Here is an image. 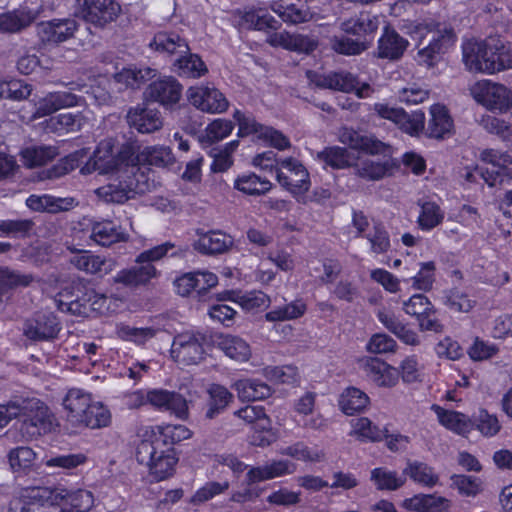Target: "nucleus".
<instances>
[{
	"instance_id": "nucleus-1",
	"label": "nucleus",
	"mask_w": 512,
	"mask_h": 512,
	"mask_svg": "<svg viewBox=\"0 0 512 512\" xmlns=\"http://www.w3.org/2000/svg\"><path fill=\"white\" fill-rule=\"evenodd\" d=\"M80 172L84 175L93 172L116 174L115 179L96 190L98 197L107 203L121 204L149 189L148 177L135 163L133 148L123 146L118 154L114 155L111 140L99 143Z\"/></svg>"
},
{
	"instance_id": "nucleus-2",
	"label": "nucleus",
	"mask_w": 512,
	"mask_h": 512,
	"mask_svg": "<svg viewBox=\"0 0 512 512\" xmlns=\"http://www.w3.org/2000/svg\"><path fill=\"white\" fill-rule=\"evenodd\" d=\"M406 28L407 33L417 41L418 63L427 67L436 65L456 41L454 29L435 20L411 22Z\"/></svg>"
},
{
	"instance_id": "nucleus-3",
	"label": "nucleus",
	"mask_w": 512,
	"mask_h": 512,
	"mask_svg": "<svg viewBox=\"0 0 512 512\" xmlns=\"http://www.w3.org/2000/svg\"><path fill=\"white\" fill-rule=\"evenodd\" d=\"M463 61L471 72L493 74L512 68V49L496 37L468 41L463 45Z\"/></svg>"
},
{
	"instance_id": "nucleus-4",
	"label": "nucleus",
	"mask_w": 512,
	"mask_h": 512,
	"mask_svg": "<svg viewBox=\"0 0 512 512\" xmlns=\"http://www.w3.org/2000/svg\"><path fill=\"white\" fill-rule=\"evenodd\" d=\"M169 251H172L170 254L171 256H181L187 251V247H179L176 249L175 244L166 242L149 250L143 251L137 256L135 260L136 265L120 270L113 277V282L122 284L126 287L146 285L157 275V270L152 262L160 260L162 257L166 256Z\"/></svg>"
},
{
	"instance_id": "nucleus-5",
	"label": "nucleus",
	"mask_w": 512,
	"mask_h": 512,
	"mask_svg": "<svg viewBox=\"0 0 512 512\" xmlns=\"http://www.w3.org/2000/svg\"><path fill=\"white\" fill-rule=\"evenodd\" d=\"M276 179L299 202L304 200L305 193L311 186L308 170L299 160L293 157L280 159Z\"/></svg>"
},
{
	"instance_id": "nucleus-6",
	"label": "nucleus",
	"mask_w": 512,
	"mask_h": 512,
	"mask_svg": "<svg viewBox=\"0 0 512 512\" xmlns=\"http://www.w3.org/2000/svg\"><path fill=\"white\" fill-rule=\"evenodd\" d=\"M207 337L199 331H185L177 334L171 345V357L180 365H197L205 358L204 345Z\"/></svg>"
},
{
	"instance_id": "nucleus-7",
	"label": "nucleus",
	"mask_w": 512,
	"mask_h": 512,
	"mask_svg": "<svg viewBox=\"0 0 512 512\" xmlns=\"http://www.w3.org/2000/svg\"><path fill=\"white\" fill-rule=\"evenodd\" d=\"M471 92L478 103L491 111L504 112L512 107V93L503 84L482 80L473 86Z\"/></svg>"
},
{
	"instance_id": "nucleus-8",
	"label": "nucleus",
	"mask_w": 512,
	"mask_h": 512,
	"mask_svg": "<svg viewBox=\"0 0 512 512\" xmlns=\"http://www.w3.org/2000/svg\"><path fill=\"white\" fill-rule=\"evenodd\" d=\"M373 110L379 117L393 122L400 130L411 136H417L424 131L425 114L421 110L407 113L403 108L385 103L374 104Z\"/></svg>"
},
{
	"instance_id": "nucleus-9",
	"label": "nucleus",
	"mask_w": 512,
	"mask_h": 512,
	"mask_svg": "<svg viewBox=\"0 0 512 512\" xmlns=\"http://www.w3.org/2000/svg\"><path fill=\"white\" fill-rule=\"evenodd\" d=\"M21 415L24 424L32 427V434H46L53 429L54 417L48 407L37 398L21 397Z\"/></svg>"
},
{
	"instance_id": "nucleus-10",
	"label": "nucleus",
	"mask_w": 512,
	"mask_h": 512,
	"mask_svg": "<svg viewBox=\"0 0 512 512\" xmlns=\"http://www.w3.org/2000/svg\"><path fill=\"white\" fill-rule=\"evenodd\" d=\"M404 311L418 321L420 330L442 332L443 326L436 317V310L423 294H415L403 302Z\"/></svg>"
},
{
	"instance_id": "nucleus-11",
	"label": "nucleus",
	"mask_w": 512,
	"mask_h": 512,
	"mask_svg": "<svg viewBox=\"0 0 512 512\" xmlns=\"http://www.w3.org/2000/svg\"><path fill=\"white\" fill-rule=\"evenodd\" d=\"M121 13L116 0H84L80 14L84 21L100 28L114 22Z\"/></svg>"
},
{
	"instance_id": "nucleus-12",
	"label": "nucleus",
	"mask_w": 512,
	"mask_h": 512,
	"mask_svg": "<svg viewBox=\"0 0 512 512\" xmlns=\"http://www.w3.org/2000/svg\"><path fill=\"white\" fill-rule=\"evenodd\" d=\"M78 30L75 19H52L37 24L36 31L40 41L46 45H58L74 37Z\"/></svg>"
},
{
	"instance_id": "nucleus-13",
	"label": "nucleus",
	"mask_w": 512,
	"mask_h": 512,
	"mask_svg": "<svg viewBox=\"0 0 512 512\" xmlns=\"http://www.w3.org/2000/svg\"><path fill=\"white\" fill-rule=\"evenodd\" d=\"M126 119L131 128H134L142 134L156 132L163 126L161 112L145 104H138L131 107L127 112Z\"/></svg>"
},
{
	"instance_id": "nucleus-14",
	"label": "nucleus",
	"mask_w": 512,
	"mask_h": 512,
	"mask_svg": "<svg viewBox=\"0 0 512 512\" xmlns=\"http://www.w3.org/2000/svg\"><path fill=\"white\" fill-rule=\"evenodd\" d=\"M188 99L194 107L208 113H223L229 105L218 89L207 86L189 88Z\"/></svg>"
},
{
	"instance_id": "nucleus-15",
	"label": "nucleus",
	"mask_w": 512,
	"mask_h": 512,
	"mask_svg": "<svg viewBox=\"0 0 512 512\" xmlns=\"http://www.w3.org/2000/svg\"><path fill=\"white\" fill-rule=\"evenodd\" d=\"M61 331V323L53 313L38 314L26 321L24 335L33 341H52Z\"/></svg>"
},
{
	"instance_id": "nucleus-16",
	"label": "nucleus",
	"mask_w": 512,
	"mask_h": 512,
	"mask_svg": "<svg viewBox=\"0 0 512 512\" xmlns=\"http://www.w3.org/2000/svg\"><path fill=\"white\" fill-rule=\"evenodd\" d=\"M68 249L73 253L69 259L70 264L86 274L103 276L110 273L115 268L113 259L71 247H68Z\"/></svg>"
},
{
	"instance_id": "nucleus-17",
	"label": "nucleus",
	"mask_w": 512,
	"mask_h": 512,
	"mask_svg": "<svg viewBox=\"0 0 512 512\" xmlns=\"http://www.w3.org/2000/svg\"><path fill=\"white\" fill-rule=\"evenodd\" d=\"M182 85L172 76L163 77L149 84L145 91L147 99L170 107L182 96Z\"/></svg>"
},
{
	"instance_id": "nucleus-18",
	"label": "nucleus",
	"mask_w": 512,
	"mask_h": 512,
	"mask_svg": "<svg viewBox=\"0 0 512 512\" xmlns=\"http://www.w3.org/2000/svg\"><path fill=\"white\" fill-rule=\"evenodd\" d=\"M339 140L351 149L363 151L368 154L385 155L389 151V145L371 135H362L352 128L343 127L339 132Z\"/></svg>"
},
{
	"instance_id": "nucleus-19",
	"label": "nucleus",
	"mask_w": 512,
	"mask_h": 512,
	"mask_svg": "<svg viewBox=\"0 0 512 512\" xmlns=\"http://www.w3.org/2000/svg\"><path fill=\"white\" fill-rule=\"evenodd\" d=\"M86 296L87 299H83L82 302L78 297L73 299L69 290L65 289L57 295L55 302L59 310L78 315L86 313L85 302H90L92 310L101 311L105 307L107 301L105 295L91 291L89 294H86Z\"/></svg>"
},
{
	"instance_id": "nucleus-20",
	"label": "nucleus",
	"mask_w": 512,
	"mask_h": 512,
	"mask_svg": "<svg viewBox=\"0 0 512 512\" xmlns=\"http://www.w3.org/2000/svg\"><path fill=\"white\" fill-rule=\"evenodd\" d=\"M147 401L153 407L170 411L179 418H186L188 416L187 401L179 393L154 389L147 392Z\"/></svg>"
},
{
	"instance_id": "nucleus-21",
	"label": "nucleus",
	"mask_w": 512,
	"mask_h": 512,
	"mask_svg": "<svg viewBox=\"0 0 512 512\" xmlns=\"http://www.w3.org/2000/svg\"><path fill=\"white\" fill-rule=\"evenodd\" d=\"M408 46L407 39L390 26H385L378 40L376 55L381 59L397 61L403 56Z\"/></svg>"
},
{
	"instance_id": "nucleus-22",
	"label": "nucleus",
	"mask_w": 512,
	"mask_h": 512,
	"mask_svg": "<svg viewBox=\"0 0 512 512\" xmlns=\"http://www.w3.org/2000/svg\"><path fill=\"white\" fill-rule=\"evenodd\" d=\"M53 499L60 501L58 504L61 505V509L57 512H88L94 504L93 494L84 489L72 492L60 490L54 493Z\"/></svg>"
},
{
	"instance_id": "nucleus-23",
	"label": "nucleus",
	"mask_w": 512,
	"mask_h": 512,
	"mask_svg": "<svg viewBox=\"0 0 512 512\" xmlns=\"http://www.w3.org/2000/svg\"><path fill=\"white\" fill-rule=\"evenodd\" d=\"M80 98L68 91H57L48 93L39 99L36 104L35 117H44L62 109L73 107L79 103Z\"/></svg>"
},
{
	"instance_id": "nucleus-24",
	"label": "nucleus",
	"mask_w": 512,
	"mask_h": 512,
	"mask_svg": "<svg viewBox=\"0 0 512 512\" xmlns=\"http://www.w3.org/2000/svg\"><path fill=\"white\" fill-rule=\"evenodd\" d=\"M364 371L379 387L391 388L398 383V370L378 358L367 359L364 363Z\"/></svg>"
},
{
	"instance_id": "nucleus-25",
	"label": "nucleus",
	"mask_w": 512,
	"mask_h": 512,
	"mask_svg": "<svg viewBox=\"0 0 512 512\" xmlns=\"http://www.w3.org/2000/svg\"><path fill=\"white\" fill-rule=\"evenodd\" d=\"M430 119L425 134L430 138L444 139L453 132L454 123L447 108L440 104L430 108Z\"/></svg>"
},
{
	"instance_id": "nucleus-26",
	"label": "nucleus",
	"mask_w": 512,
	"mask_h": 512,
	"mask_svg": "<svg viewBox=\"0 0 512 512\" xmlns=\"http://www.w3.org/2000/svg\"><path fill=\"white\" fill-rule=\"evenodd\" d=\"M269 9L289 25H299L317 20L318 14L309 7H299L296 4L284 5L281 1H272Z\"/></svg>"
},
{
	"instance_id": "nucleus-27",
	"label": "nucleus",
	"mask_w": 512,
	"mask_h": 512,
	"mask_svg": "<svg viewBox=\"0 0 512 512\" xmlns=\"http://www.w3.org/2000/svg\"><path fill=\"white\" fill-rule=\"evenodd\" d=\"M128 234L121 226L111 220L95 222L91 228L90 239L101 246H111L118 242H126Z\"/></svg>"
},
{
	"instance_id": "nucleus-28",
	"label": "nucleus",
	"mask_w": 512,
	"mask_h": 512,
	"mask_svg": "<svg viewBox=\"0 0 512 512\" xmlns=\"http://www.w3.org/2000/svg\"><path fill=\"white\" fill-rule=\"evenodd\" d=\"M78 202L73 197H54L51 195H30L26 205L34 210L48 213L69 211L77 206Z\"/></svg>"
},
{
	"instance_id": "nucleus-29",
	"label": "nucleus",
	"mask_w": 512,
	"mask_h": 512,
	"mask_svg": "<svg viewBox=\"0 0 512 512\" xmlns=\"http://www.w3.org/2000/svg\"><path fill=\"white\" fill-rule=\"evenodd\" d=\"M379 27V18L370 12H360L340 24L341 30L346 34L365 37L374 34Z\"/></svg>"
},
{
	"instance_id": "nucleus-30",
	"label": "nucleus",
	"mask_w": 512,
	"mask_h": 512,
	"mask_svg": "<svg viewBox=\"0 0 512 512\" xmlns=\"http://www.w3.org/2000/svg\"><path fill=\"white\" fill-rule=\"evenodd\" d=\"M432 410L436 413L440 424L456 434L466 435L473 428L472 421L463 413L446 410L438 405H433Z\"/></svg>"
},
{
	"instance_id": "nucleus-31",
	"label": "nucleus",
	"mask_w": 512,
	"mask_h": 512,
	"mask_svg": "<svg viewBox=\"0 0 512 512\" xmlns=\"http://www.w3.org/2000/svg\"><path fill=\"white\" fill-rule=\"evenodd\" d=\"M173 70L181 77L200 78L208 72V68L201 57L190 50L181 54L173 63Z\"/></svg>"
},
{
	"instance_id": "nucleus-32",
	"label": "nucleus",
	"mask_w": 512,
	"mask_h": 512,
	"mask_svg": "<svg viewBox=\"0 0 512 512\" xmlns=\"http://www.w3.org/2000/svg\"><path fill=\"white\" fill-rule=\"evenodd\" d=\"M232 245V240L226 234L219 231H211L200 234L194 243V248L204 254H220Z\"/></svg>"
},
{
	"instance_id": "nucleus-33",
	"label": "nucleus",
	"mask_w": 512,
	"mask_h": 512,
	"mask_svg": "<svg viewBox=\"0 0 512 512\" xmlns=\"http://www.w3.org/2000/svg\"><path fill=\"white\" fill-rule=\"evenodd\" d=\"M155 50L168 55L179 57L183 53H187L190 48L185 39L176 33L159 32L154 36L150 44Z\"/></svg>"
},
{
	"instance_id": "nucleus-34",
	"label": "nucleus",
	"mask_w": 512,
	"mask_h": 512,
	"mask_svg": "<svg viewBox=\"0 0 512 512\" xmlns=\"http://www.w3.org/2000/svg\"><path fill=\"white\" fill-rule=\"evenodd\" d=\"M217 346L229 358L244 362L251 356L249 344L242 338L234 335H220L217 339Z\"/></svg>"
},
{
	"instance_id": "nucleus-35",
	"label": "nucleus",
	"mask_w": 512,
	"mask_h": 512,
	"mask_svg": "<svg viewBox=\"0 0 512 512\" xmlns=\"http://www.w3.org/2000/svg\"><path fill=\"white\" fill-rule=\"evenodd\" d=\"M176 463L177 458L173 448L166 445L156 454V457L148 467L154 478L157 481H161L172 475Z\"/></svg>"
},
{
	"instance_id": "nucleus-36",
	"label": "nucleus",
	"mask_w": 512,
	"mask_h": 512,
	"mask_svg": "<svg viewBox=\"0 0 512 512\" xmlns=\"http://www.w3.org/2000/svg\"><path fill=\"white\" fill-rule=\"evenodd\" d=\"M36 15L31 10L18 9L0 15V31L4 33H17L30 26Z\"/></svg>"
},
{
	"instance_id": "nucleus-37",
	"label": "nucleus",
	"mask_w": 512,
	"mask_h": 512,
	"mask_svg": "<svg viewBox=\"0 0 512 512\" xmlns=\"http://www.w3.org/2000/svg\"><path fill=\"white\" fill-rule=\"evenodd\" d=\"M91 396L80 389H71L63 400L64 408L67 410L68 420L75 424L84 415L91 402Z\"/></svg>"
},
{
	"instance_id": "nucleus-38",
	"label": "nucleus",
	"mask_w": 512,
	"mask_h": 512,
	"mask_svg": "<svg viewBox=\"0 0 512 512\" xmlns=\"http://www.w3.org/2000/svg\"><path fill=\"white\" fill-rule=\"evenodd\" d=\"M220 301L233 300L245 310L267 307L270 299L262 291H251L244 294L235 291H224L219 295Z\"/></svg>"
},
{
	"instance_id": "nucleus-39",
	"label": "nucleus",
	"mask_w": 512,
	"mask_h": 512,
	"mask_svg": "<svg viewBox=\"0 0 512 512\" xmlns=\"http://www.w3.org/2000/svg\"><path fill=\"white\" fill-rule=\"evenodd\" d=\"M208 403L205 417L213 419L228 407L233 401V394L228 389L219 384H212L208 389Z\"/></svg>"
},
{
	"instance_id": "nucleus-40",
	"label": "nucleus",
	"mask_w": 512,
	"mask_h": 512,
	"mask_svg": "<svg viewBox=\"0 0 512 512\" xmlns=\"http://www.w3.org/2000/svg\"><path fill=\"white\" fill-rule=\"evenodd\" d=\"M233 387L242 401L263 400L272 393L271 388L267 384L254 379L239 380L235 382Z\"/></svg>"
},
{
	"instance_id": "nucleus-41",
	"label": "nucleus",
	"mask_w": 512,
	"mask_h": 512,
	"mask_svg": "<svg viewBox=\"0 0 512 512\" xmlns=\"http://www.w3.org/2000/svg\"><path fill=\"white\" fill-rule=\"evenodd\" d=\"M134 157L138 167L141 162L157 167H166L175 161L171 149L165 146L145 147L138 154L134 153Z\"/></svg>"
},
{
	"instance_id": "nucleus-42",
	"label": "nucleus",
	"mask_w": 512,
	"mask_h": 512,
	"mask_svg": "<svg viewBox=\"0 0 512 512\" xmlns=\"http://www.w3.org/2000/svg\"><path fill=\"white\" fill-rule=\"evenodd\" d=\"M242 21L247 28L258 31H276L281 27V23L263 8L245 12Z\"/></svg>"
},
{
	"instance_id": "nucleus-43",
	"label": "nucleus",
	"mask_w": 512,
	"mask_h": 512,
	"mask_svg": "<svg viewBox=\"0 0 512 512\" xmlns=\"http://www.w3.org/2000/svg\"><path fill=\"white\" fill-rule=\"evenodd\" d=\"M233 129L234 125L230 120L216 119L205 128L199 140L204 148H208L228 137Z\"/></svg>"
},
{
	"instance_id": "nucleus-44",
	"label": "nucleus",
	"mask_w": 512,
	"mask_h": 512,
	"mask_svg": "<svg viewBox=\"0 0 512 512\" xmlns=\"http://www.w3.org/2000/svg\"><path fill=\"white\" fill-rule=\"evenodd\" d=\"M354 168L359 177L366 180L376 181L382 179L388 174L392 168V164L390 160L375 161L367 158L358 161L354 165Z\"/></svg>"
},
{
	"instance_id": "nucleus-45",
	"label": "nucleus",
	"mask_w": 512,
	"mask_h": 512,
	"mask_svg": "<svg viewBox=\"0 0 512 512\" xmlns=\"http://www.w3.org/2000/svg\"><path fill=\"white\" fill-rule=\"evenodd\" d=\"M369 403V397L363 391L355 387L344 390L340 396L339 406L347 415H353L364 410Z\"/></svg>"
},
{
	"instance_id": "nucleus-46",
	"label": "nucleus",
	"mask_w": 512,
	"mask_h": 512,
	"mask_svg": "<svg viewBox=\"0 0 512 512\" xmlns=\"http://www.w3.org/2000/svg\"><path fill=\"white\" fill-rule=\"evenodd\" d=\"M109 410L99 402H90L88 409L76 425H83L92 429L105 427L110 423Z\"/></svg>"
},
{
	"instance_id": "nucleus-47",
	"label": "nucleus",
	"mask_w": 512,
	"mask_h": 512,
	"mask_svg": "<svg viewBox=\"0 0 512 512\" xmlns=\"http://www.w3.org/2000/svg\"><path fill=\"white\" fill-rule=\"evenodd\" d=\"M234 187L245 194L260 196L271 190L272 183L252 173L238 177Z\"/></svg>"
},
{
	"instance_id": "nucleus-48",
	"label": "nucleus",
	"mask_w": 512,
	"mask_h": 512,
	"mask_svg": "<svg viewBox=\"0 0 512 512\" xmlns=\"http://www.w3.org/2000/svg\"><path fill=\"white\" fill-rule=\"evenodd\" d=\"M483 180L490 187H499L505 191V201L512 206V169L502 168L500 170L487 171L483 173Z\"/></svg>"
},
{
	"instance_id": "nucleus-49",
	"label": "nucleus",
	"mask_w": 512,
	"mask_h": 512,
	"mask_svg": "<svg viewBox=\"0 0 512 512\" xmlns=\"http://www.w3.org/2000/svg\"><path fill=\"white\" fill-rule=\"evenodd\" d=\"M239 141L233 140L223 147H214L209 151L210 156L213 158L211 170L213 172H225L233 164L232 154L237 149Z\"/></svg>"
},
{
	"instance_id": "nucleus-50",
	"label": "nucleus",
	"mask_w": 512,
	"mask_h": 512,
	"mask_svg": "<svg viewBox=\"0 0 512 512\" xmlns=\"http://www.w3.org/2000/svg\"><path fill=\"white\" fill-rule=\"evenodd\" d=\"M330 43L332 50L346 56L359 55L370 47L367 40L352 39L344 35L333 36Z\"/></svg>"
},
{
	"instance_id": "nucleus-51",
	"label": "nucleus",
	"mask_w": 512,
	"mask_h": 512,
	"mask_svg": "<svg viewBox=\"0 0 512 512\" xmlns=\"http://www.w3.org/2000/svg\"><path fill=\"white\" fill-rule=\"evenodd\" d=\"M155 76V70L144 68H125L115 75L118 83H122L130 88H139L146 81Z\"/></svg>"
},
{
	"instance_id": "nucleus-52",
	"label": "nucleus",
	"mask_w": 512,
	"mask_h": 512,
	"mask_svg": "<svg viewBox=\"0 0 512 512\" xmlns=\"http://www.w3.org/2000/svg\"><path fill=\"white\" fill-rule=\"evenodd\" d=\"M404 474L408 475L414 482L421 485L433 487L438 483L439 477L433 468L422 462L408 463L404 469Z\"/></svg>"
},
{
	"instance_id": "nucleus-53",
	"label": "nucleus",
	"mask_w": 512,
	"mask_h": 512,
	"mask_svg": "<svg viewBox=\"0 0 512 512\" xmlns=\"http://www.w3.org/2000/svg\"><path fill=\"white\" fill-rule=\"evenodd\" d=\"M34 281L32 274H23L8 268H0V304L8 289L14 287H26Z\"/></svg>"
},
{
	"instance_id": "nucleus-54",
	"label": "nucleus",
	"mask_w": 512,
	"mask_h": 512,
	"mask_svg": "<svg viewBox=\"0 0 512 512\" xmlns=\"http://www.w3.org/2000/svg\"><path fill=\"white\" fill-rule=\"evenodd\" d=\"M8 462L13 472H25L35 461L36 453L27 446H20L9 451Z\"/></svg>"
},
{
	"instance_id": "nucleus-55",
	"label": "nucleus",
	"mask_w": 512,
	"mask_h": 512,
	"mask_svg": "<svg viewBox=\"0 0 512 512\" xmlns=\"http://www.w3.org/2000/svg\"><path fill=\"white\" fill-rule=\"evenodd\" d=\"M57 155V148L53 146L28 147L22 152L24 163L29 167L45 165Z\"/></svg>"
},
{
	"instance_id": "nucleus-56",
	"label": "nucleus",
	"mask_w": 512,
	"mask_h": 512,
	"mask_svg": "<svg viewBox=\"0 0 512 512\" xmlns=\"http://www.w3.org/2000/svg\"><path fill=\"white\" fill-rule=\"evenodd\" d=\"M317 159L334 169H344L352 165V158L346 148L328 147L317 153Z\"/></svg>"
},
{
	"instance_id": "nucleus-57",
	"label": "nucleus",
	"mask_w": 512,
	"mask_h": 512,
	"mask_svg": "<svg viewBox=\"0 0 512 512\" xmlns=\"http://www.w3.org/2000/svg\"><path fill=\"white\" fill-rule=\"evenodd\" d=\"M435 263L433 261L419 263V271L416 275L404 279V282H411V286L420 291H430L435 282Z\"/></svg>"
},
{
	"instance_id": "nucleus-58",
	"label": "nucleus",
	"mask_w": 512,
	"mask_h": 512,
	"mask_svg": "<svg viewBox=\"0 0 512 512\" xmlns=\"http://www.w3.org/2000/svg\"><path fill=\"white\" fill-rule=\"evenodd\" d=\"M371 480L379 490H397L406 481L404 476H399L397 472L382 467L371 471Z\"/></svg>"
},
{
	"instance_id": "nucleus-59",
	"label": "nucleus",
	"mask_w": 512,
	"mask_h": 512,
	"mask_svg": "<svg viewBox=\"0 0 512 512\" xmlns=\"http://www.w3.org/2000/svg\"><path fill=\"white\" fill-rule=\"evenodd\" d=\"M165 440L157 435H153L152 439L142 440L136 449V459L140 464L149 466L156 454L159 453L162 447H165Z\"/></svg>"
},
{
	"instance_id": "nucleus-60",
	"label": "nucleus",
	"mask_w": 512,
	"mask_h": 512,
	"mask_svg": "<svg viewBox=\"0 0 512 512\" xmlns=\"http://www.w3.org/2000/svg\"><path fill=\"white\" fill-rule=\"evenodd\" d=\"M443 219L444 212L436 203L424 202L417 223L422 230L429 231L441 224Z\"/></svg>"
},
{
	"instance_id": "nucleus-61",
	"label": "nucleus",
	"mask_w": 512,
	"mask_h": 512,
	"mask_svg": "<svg viewBox=\"0 0 512 512\" xmlns=\"http://www.w3.org/2000/svg\"><path fill=\"white\" fill-rule=\"evenodd\" d=\"M364 238L368 240L371 251L375 254L386 253L391 247L389 233L381 223H375L365 233Z\"/></svg>"
},
{
	"instance_id": "nucleus-62",
	"label": "nucleus",
	"mask_w": 512,
	"mask_h": 512,
	"mask_svg": "<svg viewBox=\"0 0 512 512\" xmlns=\"http://www.w3.org/2000/svg\"><path fill=\"white\" fill-rule=\"evenodd\" d=\"M233 118L239 127L238 136L257 135L260 139L266 125L259 123L252 114L237 109L233 113Z\"/></svg>"
},
{
	"instance_id": "nucleus-63",
	"label": "nucleus",
	"mask_w": 512,
	"mask_h": 512,
	"mask_svg": "<svg viewBox=\"0 0 512 512\" xmlns=\"http://www.w3.org/2000/svg\"><path fill=\"white\" fill-rule=\"evenodd\" d=\"M279 453L306 462H319L324 458L322 451L312 450L303 442H297L293 445L282 447Z\"/></svg>"
},
{
	"instance_id": "nucleus-64",
	"label": "nucleus",
	"mask_w": 512,
	"mask_h": 512,
	"mask_svg": "<svg viewBox=\"0 0 512 512\" xmlns=\"http://www.w3.org/2000/svg\"><path fill=\"white\" fill-rule=\"evenodd\" d=\"M305 311V303L301 300H296L283 307L271 310L265 315V318L271 322L292 320L302 316Z\"/></svg>"
}]
</instances>
